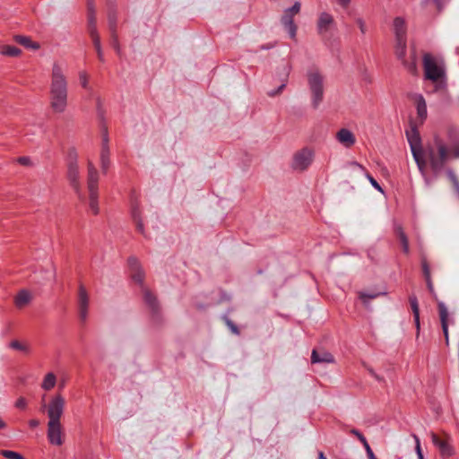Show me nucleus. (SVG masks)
I'll use <instances>...</instances> for the list:
<instances>
[{"label": "nucleus", "instance_id": "1", "mask_svg": "<svg viewBox=\"0 0 459 459\" xmlns=\"http://www.w3.org/2000/svg\"><path fill=\"white\" fill-rule=\"evenodd\" d=\"M406 135L413 159L428 186L431 182L426 173L427 165L437 177L443 171L450 159H459V141L451 139L447 143L440 136L436 135L422 148L420 135L415 129L407 132Z\"/></svg>", "mask_w": 459, "mask_h": 459}, {"label": "nucleus", "instance_id": "2", "mask_svg": "<svg viewBox=\"0 0 459 459\" xmlns=\"http://www.w3.org/2000/svg\"><path fill=\"white\" fill-rule=\"evenodd\" d=\"M50 107L55 113H64L67 108L68 81L63 65L55 62L52 65L49 85Z\"/></svg>", "mask_w": 459, "mask_h": 459}, {"label": "nucleus", "instance_id": "3", "mask_svg": "<svg viewBox=\"0 0 459 459\" xmlns=\"http://www.w3.org/2000/svg\"><path fill=\"white\" fill-rule=\"evenodd\" d=\"M307 82L310 92L311 105L316 109L324 100L325 75L317 68L307 71Z\"/></svg>", "mask_w": 459, "mask_h": 459}, {"label": "nucleus", "instance_id": "4", "mask_svg": "<svg viewBox=\"0 0 459 459\" xmlns=\"http://www.w3.org/2000/svg\"><path fill=\"white\" fill-rule=\"evenodd\" d=\"M423 68L425 78L436 83L435 91L445 87L444 78L446 74L442 60L430 54H425L423 56Z\"/></svg>", "mask_w": 459, "mask_h": 459}, {"label": "nucleus", "instance_id": "5", "mask_svg": "<svg viewBox=\"0 0 459 459\" xmlns=\"http://www.w3.org/2000/svg\"><path fill=\"white\" fill-rule=\"evenodd\" d=\"M99 180L100 175L91 160L87 163V189L89 193V206L94 214H98L99 208Z\"/></svg>", "mask_w": 459, "mask_h": 459}, {"label": "nucleus", "instance_id": "6", "mask_svg": "<svg viewBox=\"0 0 459 459\" xmlns=\"http://www.w3.org/2000/svg\"><path fill=\"white\" fill-rule=\"evenodd\" d=\"M315 152L307 147L297 151L291 160L290 167L293 170L302 172L307 170L313 163Z\"/></svg>", "mask_w": 459, "mask_h": 459}, {"label": "nucleus", "instance_id": "7", "mask_svg": "<svg viewBox=\"0 0 459 459\" xmlns=\"http://www.w3.org/2000/svg\"><path fill=\"white\" fill-rule=\"evenodd\" d=\"M300 3L296 2L290 8L284 11L281 19V24L292 39H296L297 34V26L294 23L293 18L300 12Z\"/></svg>", "mask_w": 459, "mask_h": 459}, {"label": "nucleus", "instance_id": "8", "mask_svg": "<svg viewBox=\"0 0 459 459\" xmlns=\"http://www.w3.org/2000/svg\"><path fill=\"white\" fill-rule=\"evenodd\" d=\"M65 401L60 394H56L50 400L47 407L48 422L60 421L64 413Z\"/></svg>", "mask_w": 459, "mask_h": 459}, {"label": "nucleus", "instance_id": "9", "mask_svg": "<svg viewBox=\"0 0 459 459\" xmlns=\"http://www.w3.org/2000/svg\"><path fill=\"white\" fill-rule=\"evenodd\" d=\"M431 440L434 446L439 450L442 457L447 458L454 455V448L451 445V437L447 435L440 437L434 432L430 433Z\"/></svg>", "mask_w": 459, "mask_h": 459}, {"label": "nucleus", "instance_id": "10", "mask_svg": "<svg viewBox=\"0 0 459 459\" xmlns=\"http://www.w3.org/2000/svg\"><path fill=\"white\" fill-rule=\"evenodd\" d=\"M67 180L75 193L79 195L82 194V180L81 172L78 163L68 162L67 163Z\"/></svg>", "mask_w": 459, "mask_h": 459}, {"label": "nucleus", "instance_id": "11", "mask_svg": "<svg viewBox=\"0 0 459 459\" xmlns=\"http://www.w3.org/2000/svg\"><path fill=\"white\" fill-rule=\"evenodd\" d=\"M48 439L51 445L61 446L64 443V432L60 421L48 422Z\"/></svg>", "mask_w": 459, "mask_h": 459}, {"label": "nucleus", "instance_id": "12", "mask_svg": "<svg viewBox=\"0 0 459 459\" xmlns=\"http://www.w3.org/2000/svg\"><path fill=\"white\" fill-rule=\"evenodd\" d=\"M88 29L95 49L100 48V39L96 28V17L92 4H88Z\"/></svg>", "mask_w": 459, "mask_h": 459}, {"label": "nucleus", "instance_id": "13", "mask_svg": "<svg viewBox=\"0 0 459 459\" xmlns=\"http://www.w3.org/2000/svg\"><path fill=\"white\" fill-rule=\"evenodd\" d=\"M437 308H438V315L439 319L441 323V327L445 335L446 343L448 345V325L449 324H455V319L453 317H450V314L448 312V309L444 302L439 301L437 303Z\"/></svg>", "mask_w": 459, "mask_h": 459}, {"label": "nucleus", "instance_id": "14", "mask_svg": "<svg viewBox=\"0 0 459 459\" xmlns=\"http://www.w3.org/2000/svg\"><path fill=\"white\" fill-rule=\"evenodd\" d=\"M406 47L407 40L406 39H395V55L398 59H400L404 65H406L411 73L416 71L415 63L408 64L405 60L406 56Z\"/></svg>", "mask_w": 459, "mask_h": 459}, {"label": "nucleus", "instance_id": "15", "mask_svg": "<svg viewBox=\"0 0 459 459\" xmlns=\"http://www.w3.org/2000/svg\"><path fill=\"white\" fill-rule=\"evenodd\" d=\"M128 266L130 269L132 279L135 282L142 284L144 279V273L141 268L138 260L135 257H130L128 259Z\"/></svg>", "mask_w": 459, "mask_h": 459}, {"label": "nucleus", "instance_id": "16", "mask_svg": "<svg viewBox=\"0 0 459 459\" xmlns=\"http://www.w3.org/2000/svg\"><path fill=\"white\" fill-rule=\"evenodd\" d=\"M336 140L344 147L350 148L356 143L355 135L347 128H342L336 133Z\"/></svg>", "mask_w": 459, "mask_h": 459}, {"label": "nucleus", "instance_id": "17", "mask_svg": "<svg viewBox=\"0 0 459 459\" xmlns=\"http://www.w3.org/2000/svg\"><path fill=\"white\" fill-rule=\"evenodd\" d=\"M393 30L395 39H406V23L403 18L396 17L393 22Z\"/></svg>", "mask_w": 459, "mask_h": 459}, {"label": "nucleus", "instance_id": "18", "mask_svg": "<svg viewBox=\"0 0 459 459\" xmlns=\"http://www.w3.org/2000/svg\"><path fill=\"white\" fill-rule=\"evenodd\" d=\"M333 22V16L328 13H322L319 15L317 22V30L319 34H324L328 31L330 26Z\"/></svg>", "mask_w": 459, "mask_h": 459}, {"label": "nucleus", "instance_id": "19", "mask_svg": "<svg viewBox=\"0 0 459 459\" xmlns=\"http://www.w3.org/2000/svg\"><path fill=\"white\" fill-rule=\"evenodd\" d=\"M413 101L416 105L418 117L423 121L427 117V104L421 94H414Z\"/></svg>", "mask_w": 459, "mask_h": 459}, {"label": "nucleus", "instance_id": "20", "mask_svg": "<svg viewBox=\"0 0 459 459\" xmlns=\"http://www.w3.org/2000/svg\"><path fill=\"white\" fill-rule=\"evenodd\" d=\"M31 293L27 290H21L14 298V304L18 308H22L31 301Z\"/></svg>", "mask_w": 459, "mask_h": 459}, {"label": "nucleus", "instance_id": "21", "mask_svg": "<svg viewBox=\"0 0 459 459\" xmlns=\"http://www.w3.org/2000/svg\"><path fill=\"white\" fill-rule=\"evenodd\" d=\"M143 299L149 308L153 312L157 313L159 310V303L156 297L147 288L143 289Z\"/></svg>", "mask_w": 459, "mask_h": 459}, {"label": "nucleus", "instance_id": "22", "mask_svg": "<svg viewBox=\"0 0 459 459\" xmlns=\"http://www.w3.org/2000/svg\"><path fill=\"white\" fill-rule=\"evenodd\" d=\"M333 357L331 353L322 351H317L314 350L311 354V361L312 363H320V362H325V363H332L333 362Z\"/></svg>", "mask_w": 459, "mask_h": 459}, {"label": "nucleus", "instance_id": "23", "mask_svg": "<svg viewBox=\"0 0 459 459\" xmlns=\"http://www.w3.org/2000/svg\"><path fill=\"white\" fill-rule=\"evenodd\" d=\"M110 151L100 148V165L103 174H106L110 167Z\"/></svg>", "mask_w": 459, "mask_h": 459}, {"label": "nucleus", "instance_id": "24", "mask_svg": "<svg viewBox=\"0 0 459 459\" xmlns=\"http://www.w3.org/2000/svg\"><path fill=\"white\" fill-rule=\"evenodd\" d=\"M409 301H410V305H411V310L413 313L414 322H415V325L417 328V333L419 334L420 324V308H419L418 299L415 296H411L409 299Z\"/></svg>", "mask_w": 459, "mask_h": 459}, {"label": "nucleus", "instance_id": "25", "mask_svg": "<svg viewBox=\"0 0 459 459\" xmlns=\"http://www.w3.org/2000/svg\"><path fill=\"white\" fill-rule=\"evenodd\" d=\"M14 40L17 43H19V44H21V45H22V46H24V47H26L28 48H31V49H34V50H37V49L39 48V44L37 43V42H33L30 39V38H29L27 36L16 35L14 37Z\"/></svg>", "mask_w": 459, "mask_h": 459}, {"label": "nucleus", "instance_id": "26", "mask_svg": "<svg viewBox=\"0 0 459 459\" xmlns=\"http://www.w3.org/2000/svg\"><path fill=\"white\" fill-rule=\"evenodd\" d=\"M385 292H377V291H360L359 293V299L362 300L365 306L369 304L371 299H377L382 295H385Z\"/></svg>", "mask_w": 459, "mask_h": 459}, {"label": "nucleus", "instance_id": "27", "mask_svg": "<svg viewBox=\"0 0 459 459\" xmlns=\"http://www.w3.org/2000/svg\"><path fill=\"white\" fill-rule=\"evenodd\" d=\"M56 383V377L54 373L49 372L45 377L41 383V388L45 391L53 389Z\"/></svg>", "mask_w": 459, "mask_h": 459}, {"label": "nucleus", "instance_id": "28", "mask_svg": "<svg viewBox=\"0 0 459 459\" xmlns=\"http://www.w3.org/2000/svg\"><path fill=\"white\" fill-rule=\"evenodd\" d=\"M140 210L139 208L136 206V205H133L132 207V212H131V214H132V218L136 225V229L137 230L142 233V234H144V229H143V224L142 222V220H141V217H140Z\"/></svg>", "mask_w": 459, "mask_h": 459}, {"label": "nucleus", "instance_id": "29", "mask_svg": "<svg viewBox=\"0 0 459 459\" xmlns=\"http://www.w3.org/2000/svg\"><path fill=\"white\" fill-rule=\"evenodd\" d=\"M22 50L14 46L4 45L0 48V54L8 56H18Z\"/></svg>", "mask_w": 459, "mask_h": 459}, {"label": "nucleus", "instance_id": "30", "mask_svg": "<svg viewBox=\"0 0 459 459\" xmlns=\"http://www.w3.org/2000/svg\"><path fill=\"white\" fill-rule=\"evenodd\" d=\"M78 303H79V307H89V297H88L85 288L82 285H80V287H79Z\"/></svg>", "mask_w": 459, "mask_h": 459}, {"label": "nucleus", "instance_id": "31", "mask_svg": "<svg viewBox=\"0 0 459 459\" xmlns=\"http://www.w3.org/2000/svg\"><path fill=\"white\" fill-rule=\"evenodd\" d=\"M396 232H397L399 240L401 242V245L403 247V252L405 254H408L409 251H410V249H409V242H408V238H407L405 233L403 231L402 228H398L396 230Z\"/></svg>", "mask_w": 459, "mask_h": 459}, {"label": "nucleus", "instance_id": "32", "mask_svg": "<svg viewBox=\"0 0 459 459\" xmlns=\"http://www.w3.org/2000/svg\"><path fill=\"white\" fill-rule=\"evenodd\" d=\"M446 175H447L448 178L450 179V181L452 182L454 189L459 198V180H458L455 173L452 169H447Z\"/></svg>", "mask_w": 459, "mask_h": 459}, {"label": "nucleus", "instance_id": "33", "mask_svg": "<svg viewBox=\"0 0 459 459\" xmlns=\"http://www.w3.org/2000/svg\"><path fill=\"white\" fill-rule=\"evenodd\" d=\"M79 81H80L81 86L83 89L91 91V88L90 87V84H89V75L85 71H81L79 73Z\"/></svg>", "mask_w": 459, "mask_h": 459}, {"label": "nucleus", "instance_id": "34", "mask_svg": "<svg viewBox=\"0 0 459 459\" xmlns=\"http://www.w3.org/2000/svg\"><path fill=\"white\" fill-rule=\"evenodd\" d=\"M0 454L6 459H25L22 455L11 450H1Z\"/></svg>", "mask_w": 459, "mask_h": 459}, {"label": "nucleus", "instance_id": "35", "mask_svg": "<svg viewBox=\"0 0 459 459\" xmlns=\"http://www.w3.org/2000/svg\"><path fill=\"white\" fill-rule=\"evenodd\" d=\"M9 346L14 350H18L23 352H29V347L26 344H23L16 340L11 342Z\"/></svg>", "mask_w": 459, "mask_h": 459}, {"label": "nucleus", "instance_id": "36", "mask_svg": "<svg viewBox=\"0 0 459 459\" xmlns=\"http://www.w3.org/2000/svg\"><path fill=\"white\" fill-rule=\"evenodd\" d=\"M100 148H105L106 150H109V146H108V131H107V128L104 127L102 129V135H101V147Z\"/></svg>", "mask_w": 459, "mask_h": 459}, {"label": "nucleus", "instance_id": "37", "mask_svg": "<svg viewBox=\"0 0 459 459\" xmlns=\"http://www.w3.org/2000/svg\"><path fill=\"white\" fill-rule=\"evenodd\" d=\"M413 438L415 440V451H416L418 459H424L423 453H422V450L420 447V438L416 435H413Z\"/></svg>", "mask_w": 459, "mask_h": 459}, {"label": "nucleus", "instance_id": "38", "mask_svg": "<svg viewBox=\"0 0 459 459\" xmlns=\"http://www.w3.org/2000/svg\"><path fill=\"white\" fill-rule=\"evenodd\" d=\"M366 178L368 179L372 186L377 189V191L383 193V188L380 186V185L377 183V181L369 174L366 173Z\"/></svg>", "mask_w": 459, "mask_h": 459}, {"label": "nucleus", "instance_id": "39", "mask_svg": "<svg viewBox=\"0 0 459 459\" xmlns=\"http://www.w3.org/2000/svg\"><path fill=\"white\" fill-rule=\"evenodd\" d=\"M17 162L22 166L30 167L32 165V161L30 157L22 156L17 159Z\"/></svg>", "mask_w": 459, "mask_h": 459}, {"label": "nucleus", "instance_id": "40", "mask_svg": "<svg viewBox=\"0 0 459 459\" xmlns=\"http://www.w3.org/2000/svg\"><path fill=\"white\" fill-rule=\"evenodd\" d=\"M77 160H78V154H77V152L75 151V149L69 150V152H68V162L74 161V163H78Z\"/></svg>", "mask_w": 459, "mask_h": 459}, {"label": "nucleus", "instance_id": "41", "mask_svg": "<svg viewBox=\"0 0 459 459\" xmlns=\"http://www.w3.org/2000/svg\"><path fill=\"white\" fill-rule=\"evenodd\" d=\"M356 23H357L358 27L359 28L360 32L362 34H365L367 32V26H366L364 20L362 18H357Z\"/></svg>", "mask_w": 459, "mask_h": 459}, {"label": "nucleus", "instance_id": "42", "mask_svg": "<svg viewBox=\"0 0 459 459\" xmlns=\"http://www.w3.org/2000/svg\"><path fill=\"white\" fill-rule=\"evenodd\" d=\"M369 459H377L368 441L362 443Z\"/></svg>", "mask_w": 459, "mask_h": 459}, {"label": "nucleus", "instance_id": "43", "mask_svg": "<svg viewBox=\"0 0 459 459\" xmlns=\"http://www.w3.org/2000/svg\"><path fill=\"white\" fill-rule=\"evenodd\" d=\"M422 271H423L425 279L429 280V278L430 277V271H429V264L426 260L422 261Z\"/></svg>", "mask_w": 459, "mask_h": 459}, {"label": "nucleus", "instance_id": "44", "mask_svg": "<svg viewBox=\"0 0 459 459\" xmlns=\"http://www.w3.org/2000/svg\"><path fill=\"white\" fill-rule=\"evenodd\" d=\"M285 86H286V83H285V82L281 83V84L278 87V89H277V90H273V91H269V92H268V95H269L270 97H274V96H276V95L280 94V93L282 91V90L285 88Z\"/></svg>", "mask_w": 459, "mask_h": 459}, {"label": "nucleus", "instance_id": "45", "mask_svg": "<svg viewBox=\"0 0 459 459\" xmlns=\"http://www.w3.org/2000/svg\"><path fill=\"white\" fill-rule=\"evenodd\" d=\"M15 406L19 409H25L26 406H27V402L26 400L23 398V397H20L16 403H15Z\"/></svg>", "mask_w": 459, "mask_h": 459}, {"label": "nucleus", "instance_id": "46", "mask_svg": "<svg viewBox=\"0 0 459 459\" xmlns=\"http://www.w3.org/2000/svg\"><path fill=\"white\" fill-rule=\"evenodd\" d=\"M351 433L353 434L354 436H356L361 443H363L367 440L365 438V437L356 429H352L351 430Z\"/></svg>", "mask_w": 459, "mask_h": 459}, {"label": "nucleus", "instance_id": "47", "mask_svg": "<svg viewBox=\"0 0 459 459\" xmlns=\"http://www.w3.org/2000/svg\"><path fill=\"white\" fill-rule=\"evenodd\" d=\"M79 315L82 320H85L88 315V307H79Z\"/></svg>", "mask_w": 459, "mask_h": 459}, {"label": "nucleus", "instance_id": "48", "mask_svg": "<svg viewBox=\"0 0 459 459\" xmlns=\"http://www.w3.org/2000/svg\"><path fill=\"white\" fill-rule=\"evenodd\" d=\"M227 325L230 328V330L232 331V333L238 334V327L230 321H227Z\"/></svg>", "mask_w": 459, "mask_h": 459}, {"label": "nucleus", "instance_id": "49", "mask_svg": "<svg viewBox=\"0 0 459 459\" xmlns=\"http://www.w3.org/2000/svg\"><path fill=\"white\" fill-rule=\"evenodd\" d=\"M39 425V421L36 419H32L29 421V426L32 429L37 428Z\"/></svg>", "mask_w": 459, "mask_h": 459}, {"label": "nucleus", "instance_id": "50", "mask_svg": "<svg viewBox=\"0 0 459 459\" xmlns=\"http://www.w3.org/2000/svg\"><path fill=\"white\" fill-rule=\"evenodd\" d=\"M336 1L342 7H347L351 2V0H336Z\"/></svg>", "mask_w": 459, "mask_h": 459}, {"label": "nucleus", "instance_id": "51", "mask_svg": "<svg viewBox=\"0 0 459 459\" xmlns=\"http://www.w3.org/2000/svg\"><path fill=\"white\" fill-rule=\"evenodd\" d=\"M369 372L377 381H382V378L373 369H370Z\"/></svg>", "mask_w": 459, "mask_h": 459}, {"label": "nucleus", "instance_id": "52", "mask_svg": "<svg viewBox=\"0 0 459 459\" xmlns=\"http://www.w3.org/2000/svg\"><path fill=\"white\" fill-rule=\"evenodd\" d=\"M96 51H97V54H98V56L100 58V60L102 61L103 60V53H102L101 48H97Z\"/></svg>", "mask_w": 459, "mask_h": 459}, {"label": "nucleus", "instance_id": "53", "mask_svg": "<svg viewBox=\"0 0 459 459\" xmlns=\"http://www.w3.org/2000/svg\"><path fill=\"white\" fill-rule=\"evenodd\" d=\"M426 281H427L428 288L429 289L430 291H432L433 285H432V281H431L430 277L429 278V280H426Z\"/></svg>", "mask_w": 459, "mask_h": 459}, {"label": "nucleus", "instance_id": "54", "mask_svg": "<svg viewBox=\"0 0 459 459\" xmlns=\"http://www.w3.org/2000/svg\"><path fill=\"white\" fill-rule=\"evenodd\" d=\"M113 47L118 50V46H117V38L115 37V35H113Z\"/></svg>", "mask_w": 459, "mask_h": 459}, {"label": "nucleus", "instance_id": "55", "mask_svg": "<svg viewBox=\"0 0 459 459\" xmlns=\"http://www.w3.org/2000/svg\"><path fill=\"white\" fill-rule=\"evenodd\" d=\"M351 165H352V166H355V167H357V168H359V169H361V170H365V169H364L361 165H359V163H357V162H353Z\"/></svg>", "mask_w": 459, "mask_h": 459}, {"label": "nucleus", "instance_id": "56", "mask_svg": "<svg viewBox=\"0 0 459 459\" xmlns=\"http://www.w3.org/2000/svg\"><path fill=\"white\" fill-rule=\"evenodd\" d=\"M5 427V422L0 418V429H4Z\"/></svg>", "mask_w": 459, "mask_h": 459}, {"label": "nucleus", "instance_id": "57", "mask_svg": "<svg viewBox=\"0 0 459 459\" xmlns=\"http://www.w3.org/2000/svg\"><path fill=\"white\" fill-rule=\"evenodd\" d=\"M318 459H326L323 452H320L318 455Z\"/></svg>", "mask_w": 459, "mask_h": 459}, {"label": "nucleus", "instance_id": "58", "mask_svg": "<svg viewBox=\"0 0 459 459\" xmlns=\"http://www.w3.org/2000/svg\"><path fill=\"white\" fill-rule=\"evenodd\" d=\"M109 23H110V26L112 27V26H113V24H112L111 18H109Z\"/></svg>", "mask_w": 459, "mask_h": 459}, {"label": "nucleus", "instance_id": "59", "mask_svg": "<svg viewBox=\"0 0 459 459\" xmlns=\"http://www.w3.org/2000/svg\"><path fill=\"white\" fill-rule=\"evenodd\" d=\"M435 1L438 3L440 0H435Z\"/></svg>", "mask_w": 459, "mask_h": 459}]
</instances>
